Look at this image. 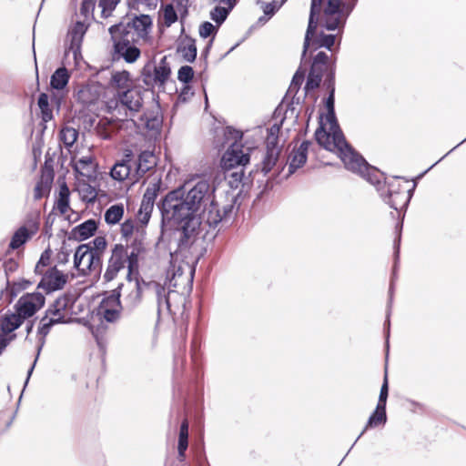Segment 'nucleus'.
Segmentation results:
<instances>
[{
    "mask_svg": "<svg viewBox=\"0 0 466 466\" xmlns=\"http://www.w3.org/2000/svg\"><path fill=\"white\" fill-rule=\"evenodd\" d=\"M215 187L208 180L198 181L190 189L185 187L173 189L160 200L157 208L161 214V226L176 227L179 232L178 248L189 246L202 219L213 229L220 223H229L238 212V194L227 192L226 203L219 207L215 200Z\"/></svg>",
    "mask_w": 466,
    "mask_h": 466,
    "instance_id": "obj_1",
    "label": "nucleus"
},
{
    "mask_svg": "<svg viewBox=\"0 0 466 466\" xmlns=\"http://www.w3.org/2000/svg\"><path fill=\"white\" fill-rule=\"evenodd\" d=\"M357 2L358 0H328L323 10L324 20L322 26L329 31L342 29L349 16L354 10ZM322 4L323 0H311L309 23L301 54V62H303L308 52L310 37L318 27V16L320 14Z\"/></svg>",
    "mask_w": 466,
    "mask_h": 466,
    "instance_id": "obj_2",
    "label": "nucleus"
},
{
    "mask_svg": "<svg viewBox=\"0 0 466 466\" xmlns=\"http://www.w3.org/2000/svg\"><path fill=\"white\" fill-rule=\"evenodd\" d=\"M331 132L332 150L337 148L339 151L345 167L360 175L370 183H375V180L370 175L372 173V175L376 176V171L373 169V167L347 142L340 127H339V129H332Z\"/></svg>",
    "mask_w": 466,
    "mask_h": 466,
    "instance_id": "obj_3",
    "label": "nucleus"
},
{
    "mask_svg": "<svg viewBox=\"0 0 466 466\" xmlns=\"http://www.w3.org/2000/svg\"><path fill=\"white\" fill-rule=\"evenodd\" d=\"M376 171V176L370 174L375 183H371L372 185H376L378 187V191L380 192V196L389 207L394 210H396L399 214L403 211L402 218H404V213L409 206V203L412 198L413 190L416 187V184H413L411 188H407L399 181V177H394L390 181H386L382 186L380 185L378 170L373 167Z\"/></svg>",
    "mask_w": 466,
    "mask_h": 466,
    "instance_id": "obj_4",
    "label": "nucleus"
},
{
    "mask_svg": "<svg viewBox=\"0 0 466 466\" xmlns=\"http://www.w3.org/2000/svg\"><path fill=\"white\" fill-rule=\"evenodd\" d=\"M122 25H111L108 28L110 40L113 43L111 56L114 61L123 59L127 64L135 63L141 55L140 49L136 46L137 40L133 38L131 33L124 28L119 30Z\"/></svg>",
    "mask_w": 466,
    "mask_h": 466,
    "instance_id": "obj_5",
    "label": "nucleus"
},
{
    "mask_svg": "<svg viewBox=\"0 0 466 466\" xmlns=\"http://www.w3.org/2000/svg\"><path fill=\"white\" fill-rule=\"evenodd\" d=\"M224 136L227 142L229 143V147L221 157V167L225 169H232L248 164L250 160L249 154L244 153L242 149V132L232 127H227Z\"/></svg>",
    "mask_w": 466,
    "mask_h": 466,
    "instance_id": "obj_6",
    "label": "nucleus"
},
{
    "mask_svg": "<svg viewBox=\"0 0 466 466\" xmlns=\"http://www.w3.org/2000/svg\"><path fill=\"white\" fill-rule=\"evenodd\" d=\"M91 248L89 245H79L74 254V268H76L81 276H88L96 273L99 276L102 271L103 260L99 258L97 264L91 265L92 258Z\"/></svg>",
    "mask_w": 466,
    "mask_h": 466,
    "instance_id": "obj_7",
    "label": "nucleus"
},
{
    "mask_svg": "<svg viewBox=\"0 0 466 466\" xmlns=\"http://www.w3.org/2000/svg\"><path fill=\"white\" fill-rule=\"evenodd\" d=\"M46 298L41 292L25 293L15 304V311L24 320L33 317L45 305Z\"/></svg>",
    "mask_w": 466,
    "mask_h": 466,
    "instance_id": "obj_8",
    "label": "nucleus"
},
{
    "mask_svg": "<svg viewBox=\"0 0 466 466\" xmlns=\"http://www.w3.org/2000/svg\"><path fill=\"white\" fill-rule=\"evenodd\" d=\"M160 188V182L150 183L143 195L137 217L139 222L144 226H147L150 220L154 204Z\"/></svg>",
    "mask_w": 466,
    "mask_h": 466,
    "instance_id": "obj_9",
    "label": "nucleus"
},
{
    "mask_svg": "<svg viewBox=\"0 0 466 466\" xmlns=\"http://www.w3.org/2000/svg\"><path fill=\"white\" fill-rule=\"evenodd\" d=\"M67 282V276L58 270L56 266L48 268L37 284L38 289H43L46 294L62 289Z\"/></svg>",
    "mask_w": 466,
    "mask_h": 466,
    "instance_id": "obj_10",
    "label": "nucleus"
},
{
    "mask_svg": "<svg viewBox=\"0 0 466 466\" xmlns=\"http://www.w3.org/2000/svg\"><path fill=\"white\" fill-rule=\"evenodd\" d=\"M126 257L127 248L122 244H116L112 248L111 256L103 276L106 282L113 280L117 273L125 268Z\"/></svg>",
    "mask_w": 466,
    "mask_h": 466,
    "instance_id": "obj_11",
    "label": "nucleus"
},
{
    "mask_svg": "<svg viewBox=\"0 0 466 466\" xmlns=\"http://www.w3.org/2000/svg\"><path fill=\"white\" fill-rule=\"evenodd\" d=\"M114 25H122L123 28L133 35V38L135 40H138L139 38H145L152 26V19L148 15H135V17L125 23L119 22L115 24ZM122 27H119L121 31Z\"/></svg>",
    "mask_w": 466,
    "mask_h": 466,
    "instance_id": "obj_12",
    "label": "nucleus"
},
{
    "mask_svg": "<svg viewBox=\"0 0 466 466\" xmlns=\"http://www.w3.org/2000/svg\"><path fill=\"white\" fill-rule=\"evenodd\" d=\"M86 30V25L81 21H77L68 31L66 50L72 52L75 59L81 54V46Z\"/></svg>",
    "mask_w": 466,
    "mask_h": 466,
    "instance_id": "obj_13",
    "label": "nucleus"
},
{
    "mask_svg": "<svg viewBox=\"0 0 466 466\" xmlns=\"http://www.w3.org/2000/svg\"><path fill=\"white\" fill-rule=\"evenodd\" d=\"M312 145L310 140H304L299 147L293 149L289 160V169L286 177L294 174L299 168L302 167L308 159V152Z\"/></svg>",
    "mask_w": 466,
    "mask_h": 466,
    "instance_id": "obj_14",
    "label": "nucleus"
},
{
    "mask_svg": "<svg viewBox=\"0 0 466 466\" xmlns=\"http://www.w3.org/2000/svg\"><path fill=\"white\" fill-rule=\"evenodd\" d=\"M120 103L132 112H138L143 106L142 91L137 87L117 93Z\"/></svg>",
    "mask_w": 466,
    "mask_h": 466,
    "instance_id": "obj_15",
    "label": "nucleus"
},
{
    "mask_svg": "<svg viewBox=\"0 0 466 466\" xmlns=\"http://www.w3.org/2000/svg\"><path fill=\"white\" fill-rule=\"evenodd\" d=\"M98 228V222L90 218L75 227L68 236V240L83 241L93 237Z\"/></svg>",
    "mask_w": 466,
    "mask_h": 466,
    "instance_id": "obj_16",
    "label": "nucleus"
},
{
    "mask_svg": "<svg viewBox=\"0 0 466 466\" xmlns=\"http://www.w3.org/2000/svg\"><path fill=\"white\" fill-rule=\"evenodd\" d=\"M131 251H127L126 263H127V279L132 280L134 273L138 275V257L144 251L141 241L135 240L131 245Z\"/></svg>",
    "mask_w": 466,
    "mask_h": 466,
    "instance_id": "obj_17",
    "label": "nucleus"
},
{
    "mask_svg": "<svg viewBox=\"0 0 466 466\" xmlns=\"http://www.w3.org/2000/svg\"><path fill=\"white\" fill-rule=\"evenodd\" d=\"M140 279L141 288L144 290V288L152 289L155 290L157 295V314L161 313L162 307V299L166 302V308L168 311H170V303L168 294L170 290L167 291L166 288L156 281H145L143 279L137 277Z\"/></svg>",
    "mask_w": 466,
    "mask_h": 466,
    "instance_id": "obj_18",
    "label": "nucleus"
},
{
    "mask_svg": "<svg viewBox=\"0 0 466 466\" xmlns=\"http://www.w3.org/2000/svg\"><path fill=\"white\" fill-rule=\"evenodd\" d=\"M133 153L130 149L126 150L125 158L116 163L110 170V176L113 179L123 181L128 177L131 170L129 162L131 161Z\"/></svg>",
    "mask_w": 466,
    "mask_h": 466,
    "instance_id": "obj_19",
    "label": "nucleus"
},
{
    "mask_svg": "<svg viewBox=\"0 0 466 466\" xmlns=\"http://www.w3.org/2000/svg\"><path fill=\"white\" fill-rule=\"evenodd\" d=\"M281 148L279 146H266V151L260 163V171L268 175L277 165Z\"/></svg>",
    "mask_w": 466,
    "mask_h": 466,
    "instance_id": "obj_20",
    "label": "nucleus"
},
{
    "mask_svg": "<svg viewBox=\"0 0 466 466\" xmlns=\"http://www.w3.org/2000/svg\"><path fill=\"white\" fill-rule=\"evenodd\" d=\"M123 286L124 284L120 283L116 289L105 294L104 298L99 303L98 311H103L105 309H113L116 308L124 309L120 300L121 289Z\"/></svg>",
    "mask_w": 466,
    "mask_h": 466,
    "instance_id": "obj_21",
    "label": "nucleus"
},
{
    "mask_svg": "<svg viewBox=\"0 0 466 466\" xmlns=\"http://www.w3.org/2000/svg\"><path fill=\"white\" fill-rule=\"evenodd\" d=\"M135 286L130 290V292L124 298V309L128 312L133 311L137 309L142 302L143 299V289L141 288L140 279L138 278H135Z\"/></svg>",
    "mask_w": 466,
    "mask_h": 466,
    "instance_id": "obj_22",
    "label": "nucleus"
},
{
    "mask_svg": "<svg viewBox=\"0 0 466 466\" xmlns=\"http://www.w3.org/2000/svg\"><path fill=\"white\" fill-rule=\"evenodd\" d=\"M54 176L52 168L42 172L40 180L36 183L34 190V198L35 200L41 199L46 194L50 192Z\"/></svg>",
    "mask_w": 466,
    "mask_h": 466,
    "instance_id": "obj_23",
    "label": "nucleus"
},
{
    "mask_svg": "<svg viewBox=\"0 0 466 466\" xmlns=\"http://www.w3.org/2000/svg\"><path fill=\"white\" fill-rule=\"evenodd\" d=\"M156 165L157 157L154 153L149 150H144L138 156L136 172L139 177H142L155 167Z\"/></svg>",
    "mask_w": 466,
    "mask_h": 466,
    "instance_id": "obj_24",
    "label": "nucleus"
},
{
    "mask_svg": "<svg viewBox=\"0 0 466 466\" xmlns=\"http://www.w3.org/2000/svg\"><path fill=\"white\" fill-rule=\"evenodd\" d=\"M177 52L188 63H193L197 58L198 49L194 38L187 35L183 43L177 47Z\"/></svg>",
    "mask_w": 466,
    "mask_h": 466,
    "instance_id": "obj_25",
    "label": "nucleus"
},
{
    "mask_svg": "<svg viewBox=\"0 0 466 466\" xmlns=\"http://www.w3.org/2000/svg\"><path fill=\"white\" fill-rule=\"evenodd\" d=\"M171 75V66L167 61V56H164L158 65L154 64V76L157 86L164 87L166 82Z\"/></svg>",
    "mask_w": 466,
    "mask_h": 466,
    "instance_id": "obj_26",
    "label": "nucleus"
},
{
    "mask_svg": "<svg viewBox=\"0 0 466 466\" xmlns=\"http://www.w3.org/2000/svg\"><path fill=\"white\" fill-rule=\"evenodd\" d=\"M316 31L317 29L310 37L309 46H312L314 50L324 47L330 51L335 44L336 35L332 34H325L323 32H320L318 35H316ZM309 48V47H308V49Z\"/></svg>",
    "mask_w": 466,
    "mask_h": 466,
    "instance_id": "obj_27",
    "label": "nucleus"
},
{
    "mask_svg": "<svg viewBox=\"0 0 466 466\" xmlns=\"http://www.w3.org/2000/svg\"><path fill=\"white\" fill-rule=\"evenodd\" d=\"M24 321L16 311L6 313L1 319L0 328L4 334H9L17 329Z\"/></svg>",
    "mask_w": 466,
    "mask_h": 466,
    "instance_id": "obj_28",
    "label": "nucleus"
},
{
    "mask_svg": "<svg viewBox=\"0 0 466 466\" xmlns=\"http://www.w3.org/2000/svg\"><path fill=\"white\" fill-rule=\"evenodd\" d=\"M84 245H89V248H91V265H95L98 263L99 258H103V254L107 247V241L104 236H97L93 240Z\"/></svg>",
    "mask_w": 466,
    "mask_h": 466,
    "instance_id": "obj_29",
    "label": "nucleus"
},
{
    "mask_svg": "<svg viewBox=\"0 0 466 466\" xmlns=\"http://www.w3.org/2000/svg\"><path fill=\"white\" fill-rule=\"evenodd\" d=\"M70 79L68 70L65 66L58 67L51 75L50 86L56 90H63L66 87Z\"/></svg>",
    "mask_w": 466,
    "mask_h": 466,
    "instance_id": "obj_30",
    "label": "nucleus"
},
{
    "mask_svg": "<svg viewBox=\"0 0 466 466\" xmlns=\"http://www.w3.org/2000/svg\"><path fill=\"white\" fill-rule=\"evenodd\" d=\"M56 208L61 215L66 214L70 208V190L66 182H63L59 187V194L56 202Z\"/></svg>",
    "mask_w": 466,
    "mask_h": 466,
    "instance_id": "obj_31",
    "label": "nucleus"
},
{
    "mask_svg": "<svg viewBox=\"0 0 466 466\" xmlns=\"http://www.w3.org/2000/svg\"><path fill=\"white\" fill-rule=\"evenodd\" d=\"M386 421V407L377 404L376 409L370 414L364 430L366 431L368 428H376L381 424H385Z\"/></svg>",
    "mask_w": 466,
    "mask_h": 466,
    "instance_id": "obj_32",
    "label": "nucleus"
},
{
    "mask_svg": "<svg viewBox=\"0 0 466 466\" xmlns=\"http://www.w3.org/2000/svg\"><path fill=\"white\" fill-rule=\"evenodd\" d=\"M31 238L28 228L25 226L20 227L12 236L9 248L11 249H17L25 245Z\"/></svg>",
    "mask_w": 466,
    "mask_h": 466,
    "instance_id": "obj_33",
    "label": "nucleus"
},
{
    "mask_svg": "<svg viewBox=\"0 0 466 466\" xmlns=\"http://www.w3.org/2000/svg\"><path fill=\"white\" fill-rule=\"evenodd\" d=\"M124 212L123 204H116L109 207L104 215L106 223L108 225L117 224L122 219Z\"/></svg>",
    "mask_w": 466,
    "mask_h": 466,
    "instance_id": "obj_34",
    "label": "nucleus"
},
{
    "mask_svg": "<svg viewBox=\"0 0 466 466\" xmlns=\"http://www.w3.org/2000/svg\"><path fill=\"white\" fill-rule=\"evenodd\" d=\"M92 164V157H82L76 163L72 165V168L76 174L80 176L89 177L94 171Z\"/></svg>",
    "mask_w": 466,
    "mask_h": 466,
    "instance_id": "obj_35",
    "label": "nucleus"
},
{
    "mask_svg": "<svg viewBox=\"0 0 466 466\" xmlns=\"http://www.w3.org/2000/svg\"><path fill=\"white\" fill-rule=\"evenodd\" d=\"M78 136V130L69 126L63 127L59 132V138L66 148H70L74 146Z\"/></svg>",
    "mask_w": 466,
    "mask_h": 466,
    "instance_id": "obj_36",
    "label": "nucleus"
},
{
    "mask_svg": "<svg viewBox=\"0 0 466 466\" xmlns=\"http://www.w3.org/2000/svg\"><path fill=\"white\" fill-rule=\"evenodd\" d=\"M140 79L147 87V90H151L157 86V81L155 80L153 63L148 62L143 66L140 74Z\"/></svg>",
    "mask_w": 466,
    "mask_h": 466,
    "instance_id": "obj_37",
    "label": "nucleus"
},
{
    "mask_svg": "<svg viewBox=\"0 0 466 466\" xmlns=\"http://www.w3.org/2000/svg\"><path fill=\"white\" fill-rule=\"evenodd\" d=\"M314 137L320 147L326 150L332 151L331 136L326 131L322 121L319 122V126L315 131Z\"/></svg>",
    "mask_w": 466,
    "mask_h": 466,
    "instance_id": "obj_38",
    "label": "nucleus"
},
{
    "mask_svg": "<svg viewBox=\"0 0 466 466\" xmlns=\"http://www.w3.org/2000/svg\"><path fill=\"white\" fill-rule=\"evenodd\" d=\"M37 105L41 112V118L42 121L45 123L49 122L53 119V112L52 109L49 107V97L47 94L41 93L37 99Z\"/></svg>",
    "mask_w": 466,
    "mask_h": 466,
    "instance_id": "obj_39",
    "label": "nucleus"
},
{
    "mask_svg": "<svg viewBox=\"0 0 466 466\" xmlns=\"http://www.w3.org/2000/svg\"><path fill=\"white\" fill-rule=\"evenodd\" d=\"M130 82V73L127 70L116 71L112 74L111 83L117 89L127 90V88H131L129 86Z\"/></svg>",
    "mask_w": 466,
    "mask_h": 466,
    "instance_id": "obj_40",
    "label": "nucleus"
},
{
    "mask_svg": "<svg viewBox=\"0 0 466 466\" xmlns=\"http://www.w3.org/2000/svg\"><path fill=\"white\" fill-rule=\"evenodd\" d=\"M91 89L92 88L90 86L84 85L80 86V88L75 93L74 97L83 106H90L96 100V97L93 96Z\"/></svg>",
    "mask_w": 466,
    "mask_h": 466,
    "instance_id": "obj_41",
    "label": "nucleus"
},
{
    "mask_svg": "<svg viewBox=\"0 0 466 466\" xmlns=\"http://www.w3.org/2000/svg\"><path fill=\"white\" fill-rule=\"evenodd\" d=\"M68 298L66 296L57 298L46 310V315L59 317L61 312L67 308Z\"/></svg>",
    "mask_w": 466,
    "mask_h": 466,
    "instance_id": "obj_42",
    "label": "nucleus"
},
{
    "mask_svg": "<svg viewBox=\"0 0 466 466\" xmlns=\"http://www.w3.org/2000/svg\"><path fill=\"white\" fill-rule=\"evenodd\" d=\"M305 75H306V70L302 69V67L299 66L292 77V80H291L290 86L287 91L286 96L291 93L297 94L299 92L300 86L304 81Z\"/></svg>",
    "mask_w": 466,
    "mask_h": 466,
    "instance_id": "obj_43",
    "label": "nucleus"
},
{
    "mask_svg": "<svg viewBox=\"0 0 466 466\" xmlns=\"http://www.w3.org/2000/svg\"><path fill=\"white\" fill-rule=\"evenodd\" d=\"M230 12L224 6L217 5L210 11L209 16L219 27L226 21Z\"/></svg>",
    "mask_w": 466,
    "mask_h": 466,
    "instance_id": "obj_44",
    "label": "nucleus"
},
{
    "mask_svg": "<svg viewBox=\"0 0 466 466\" xmlns=\"http://www.w3.org/2000/svg\"><path fill=\"white\" fill-rule=\"evenodd\" d=\"M285 2L286 0H281L280 2L273 0L269 3H266L262 0H258L257 5H259L262 7L265 15L271 18Z\"/></svg>",
    "mask_w": 466,
    "mask_h": 466,
    "instance_id": "obj_45",
    "label": "nucleus"
},
{
    "mask_svg": "<svg viewBox=\"0 0 466 466\" xmlns=\"http://www.w3.org/2000/svg\"><path fill=\"white\" fill-rule=\"evenodd\" d=\"M283 119L279 123H275L268 129V136L266 138V146H278L279 144V133L282 126Z\"/></svg>",
    "mask_w": 466,
    "mask_h": 466,
    "instance_id": "obj_46",
    "label": "nucleus"
},
{
    "mask_svg": "<svg viewBox=\"0 0 466 466\" xmlns=\"http://www.w3.org/2000/svg\"><path fill=\"white\" fill-rule=\"evenodd\" d=\"M145 121L146 128L151 131H159L162 127V117L158 115L151 116L147 114H144L141 118Z\"/></svg>",
    "mask_w": 466,
    "mask_h": 466,
    "instance_id": "obj_47",
    "label": "nucleus"
},
{
    "mask_svg": "<svg viewBox=\"0 0 466 466\" xmlns=\"http://www.w3.org/2000/svg\"><path fill=\"white\" fill-rule=\"evenodd\" d=\"M321 81L322 76L320 75H315L314 70L312 72H309L304 86L305 96H307L311 90L319 87Z\"/></svg>",
    "mask_w": 466,
    "mask_h": 466,
    "instance_id": "obj_48",
    "label": "nucleus"
},
{
    "mask_svg": "<svg viewBox=\"0 0 466 466\" xmlns=\"http://www.w3.org/2000/svg\"><path fill=\"white\" fill-rule=\"evenodd\" d=\"M218 28L219 27L217 25H213L212 23H210L208 21H205L200 24L199 28H198V33H199L200 37H202V38H208L209 36L215 38V36L218 31Z\"/></svg>",
    "mask_w": 466,
    "mask_h": 466,
    "instance_id": "obj_49",
    "label": "nucleus"
},
{
    "mask_svg": "<svg viewBox=\"0 0 466 466\" xmlns=\"http://www.w3.org/2000/svg\"><path fill=\"white\" fill-rule=\"evenodd\" d=\"M52 328L53 327H51V325L48 322L39 323L37 329V334L39 336L37 346V357H39L41 350L46 343V337L49 334Z\"/></svg>",
    "mask_w": 466,
    "mask_h": 466,
    "instance_id": "obj_50",
    "label": "nucleus"
},
{
    "mask_svg": "<svg viewBox=\"0 0 466 466\" xmlns=\"http://www.w3.org/2000/svg\"><path fill=\"white\" fill-rule=\"evenodd\" d=\"M188 447V433H178L177 440V460L184 461L186 459V451Z\"/></svg>",
    "mask_w": 466,
    "mask_h": 466,
    "instance_id": "obj_51",
    "label": "nucleus"
},
{
    "mask_svg": "<svg viewBox=\"0 0 466 466\" xmlns=\"http://www.w3.org/2000/svg\"><path fill=\"white\" fill-rule=\"evenodd\" d=\"M122 310L125 309H105L103 311H98V314L102 316V318L108 323H116L120 320L122 316Z\"/></svg>",
    "mask_w": 466,
    "mask_h": 466,
    "instance_id": "obj_52",
    "label": "nucleus"
},
{
    "mask_svg": "<svg viewBox=\"0 0 466 466\" xmlns=\"http://www.w3.org/2000/svg\"><path fill=\"white\" fill-rule=\"evenodd\" d=\"M326 76L324 79V86L328 89L329 92L335 93V73H336V65L335 61L332 62L331 65L328 66L326 69Z\"/></svg>",
    "mask_w": 466,
    "mask_h": 466,
    "instance_id": "obj_53",
    "label": "nucleus"
},
{
    "mask_svg": "<svg viewBox=\"0 0 466 466\" xmlns=\"http://www.w3.org/2000/svg\"><path fill=\"white\" fill-rule=\"evenodd\" d=\"M194 78V69L190 66H182L177 72V79L183 84H189Z\"/></svg>",
    "mask_w": 466,
    "mask_h": 466,
    "instance_id": "obj_54",
    "label": "nucleus"
},
{
    "mask_svg": "<svg viewBox=\"0 0 466 466\" xmlns=\"http://www.w3.org/2000/svg\"><path fill=\"white\" fill-rule=\"evenodd\" d=\"M388 396H389V381H388V372H387V368H386L384 379H383L382 385L380 387L379 400H378L377 404L386 407Z\"/></svg>",
    "mask_w": 466,
    "mask_h": 466,
    "instance_id": "obj_55",
    "label": "nucleus"
},
{
    "mask_svg": "<svg viewBox=\"0 0 466 466\" xmlns=\"http://www.w3.org/2000/svg\"><path fill=\"white\" fill-rule=\"evenodd\" d=\"M177 20V14L173 5L168 4L164 8V21L167 26H170Z\"/></svg>",
    "mask_w": 466,
    "mask_h": 466,
    "instance_id": "obj_56",
    "label": "nucleus"
},
{
    "mask_svg": "<svg viewBox=\"0 0 466 466\" xmlns=\"http://www.w3.org/2000/svg\"><path fill=\"white\" fill-rule=\"evenodd\" d=\"M71 249L66 247V242L63 241L62 247L56 254V259L58 264L65 265L69 261Z\"/></svg>",
    "mask_w": 466,
    "mask_h": 466,
    "instance_id": "obj_57",
    "label": "nucleus"
},
{
    "mask_svg": "<svg viewBox=\"0 0 466 466\" xmlns=\"http://www.w3.org/2000/svg\"><path fill=\"white\" fill-rule=\"evenodd\" d=\"M32 284L33 282L31 280L22 279L21 280L13 283L11 292L14 296H15L16 293L28 289Z\"/></svg>",
    "mask_w": 466,
    "mask_h": 466,
    "instance_id": "obj_58",
    "label": "nucleus"
},
{
    "mask_svg": "<svg viewBox=\"0 0 466 466\" xmlns=\"http://www.w3.org/2000/svg\"><path fill=\"white\" fill-rule=\"evenodd\" d=\"M312 64L316 65H322L326 66V69H328V66L332 64V62H329V55L324 51H319L312 59Z\"/></svg>",
    "mask_w": 466,
    "mask_h": 466,
    "instance_id": "obj_59",
    "label": "nucleus"
},
{
    "mask_svg": "<svg viewBox=\"0 0 466 466\" xmlns=\"http://www.w3.org/2000/svg\"><path fill=\"white\" fill-rule=\"evenodd\" d=\"M194 95L193 88L189 84H184L183 87L180 90V93L178 95V99L181 102H187L192 96Z\"/></svg>",
    "mask_w": 466,
    "mask_h": 466,
    "instance_id": "obj_60",
    "label": "nucleus"
},
{
    "mask_svg": "<svg viewBox=\"0 0 466 466\" xmlns=\"http://www.w3.org/2000/svg\"><path fill=\"white\" fill-rule=\"evenodd\" d=\"M401 229H402V223L396 226L397 237L394 240V257H395L394 268H396V263L399 258L400 245V239H401Z\"/></svg>",
    "mask_w": 466,
    "mask_h": 466,
    "instance_id": "obj_61",
    "label": "nucleus"
},
{
    "mask_svg": "<svg viewBox=\"0 0 466 466\" xmlns=\"http://www.w3.org/2000/svg\"><path fill=\"white\" fill-rule=\"evenodd\" d=\"M96 0H83L80 6L81 15L86 16L95 9Z\"/></svg>",
    "mask_w": 466,
    "mask_h": 466,
    "instance_id": "obj_62",
    "label": "nucleus"
},
{
    "mask_svg": "<svg viewBox=\"0 0 466 466\" xmlns=\"http://www.w3.org/2000/svg\"><path fill=\"white\" fill-rule=\"evenodd\" d=\"M134 232V224L131 220L127 219L121 224V234L124 238L132 236Z\"/></svg>",
    "mask_w": 466,
    "mask_h": 466,
    "instance_id": "obj_63",
    "label": "nucleus"
},
{
    "mask_svg": "<svg viewBox=\"0 0 466 466\" xmlns=\"http://www.w3.org/2000/svg\"><path fill=\"white\" fill-rule=\"evenodd\" d=\"M6 275L15 272L18 268V263L14 258H8L3 264Z\"/></svg>",
    "mask_w": 466,
    "mask_h": 466,
    "instance_id": "obj_64",
    "label": "nucleus"
}]
</instances>
